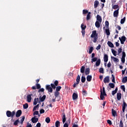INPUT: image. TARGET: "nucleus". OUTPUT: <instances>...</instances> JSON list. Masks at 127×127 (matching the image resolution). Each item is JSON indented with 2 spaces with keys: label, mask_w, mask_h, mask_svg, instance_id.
Returning <instances> with one entry per match:
<instances>
[{
  "label": "nucleus",
  "mask_w": 127,
  "mask_h": 127,
  "mask_svg": "<svg viewBox=\"0 0 127 127\" xmlns=\"http://www.w3.org/2000/svg\"><path fill=\"white\" fill-rule=\"evenodd\" d=\"M90 37L91 38H93V42L94 43H96V42H97V41L98 40V33H97V31L94 30L92 31V33Z\"/></svg>",
  "instance_id": "nucleus-1"
},
{
  "label": "nucleus",
  "mask_w": 127,
  "mask_h": 127,
  "mask_svg": "<svg viewBox=\"0 0 127 127\" xmlns=\"http://www.w3.org/2000/svg\"><path fill=\"white\" fill-rule=\"evenodd\" d=\"M100 92V99L101 100H104L105 99V97H104V96H107L106 91L105 90V87H103V90L101 89Z\"/></svg>",
  "instance_id": "nucleus-2"
},
{
  "label": "nucleus",
  "mask_w": 127,
  "mask_h": 127,
  "mask_svg": "<svg viewBox=\"0 0 127 127\" xmlns=\"http://www.w3.org/2000/svg\"><path fill=\"white\" fill-rule=\"evenodd\" d=\"M6 115L8 118H10V117H11V118H13V117H14V116L15 115V112L12 111V112L11 113V112H10V111H7Z\"/></svg>",
  "instance_id": "nucleus-3"
},
{
  "label": "nucleus",
  "mask_w": 127,
  "mask_h": 127,
  "mask_svg": "<svg viewBox=\"0 0 127 127\" xmlns=\"http://www.w3.org/2000/svg\"><path fill=\"white\" fill-rule=\"evenodd\" d=\"M119 40L121 41V44H125V42L127 40L126 36H123L121 38L119 37Z\"/></svg>",
  "instance_id": "nucleus-4"
},
{
  "label": "nucleus",
  "mask_w": 127,
  "mask_h": 127,
  "mask_svg": "<svg viewBox=\"0 0 127 127\" xmlns=\"http://www.w3.org/2000/svg\"><path fill=\"white\" fill-rule=\"evenodd\" d=\"M121 61L122 63H125V62H126V52L124 51L122 52V57L121 58Z\"/></svg>",
  "instance_id": "nucleus-5"
},
{
  "label": "nucleus",
  "mask_w": 127,
  "mask_h": 127,
  "mask_svg": "<svg viewBox=\"0 0 127 127\" xmlns=\"http://www.w3.org/2000/svg\"><path fill=\"white\" fill-rule=\"evenodd\" d=\"M46 89L48 91V92H50V93H52V92H53V89L51 86H50V85H47Z\"/></svg>",
  "instance_id": "nucleus-6"
},
{
  "label": "nucleus",
  "mask_w": 127,
  "mask_h": 127,
  "mask_svg": "<svg viewBox=\"0 0 127 127\" xmlns=\"http://www.w3.org/2000/svg\"><path fill=\"white\" fill-rule=\"evenodd\" d=\"M119 10H120V8L114 11L113 13L114 17H118L119 16Z\"/></svg>",
  "instance_id": "nucleus-7"
},
{
  "label": "nucleus",
  "mask_w": 127,
  "mask_h": 127,
  "mask_svg": "<svg viewBox=\"0 0 127 127\" xmlns=\"http://www.w3.org/2000/svg\"><path fill=\"white\" fill-rule=\"evenodd\" d=\"M32 96V94H29L27 96V102L28 103H30L31 102V100H32V98L31 96Z\"/></svg>",
  "instance_id": "nucleus-8"
},
{
  "label": "nucleus",
  "mask_w": 127,
  "mask_h": 127,
  "mask_svg": "<svg viewBox=\"0 0 127 127\" xmlns=\"http://www.w3.org/2000/svg\"><path fill=\"white\" fill-rule=\"evenodd\" d=\"M33 124H35L38 122V118H36V116H34L31 119Z\"/></svg>",
  "instance_id": "nucleus-9"
},
{
  "label": "nucleus",
  "mask_w": 127,
  "mask_h": 127,
  "mask_svg": "<svg viewBox=\"0 0 127 127\" xmlns=\"http://www.w3.org/2000/svg\"><path fill=\"white\" fill-rule=\"evenodd\" d=\"M104 83H105L106 84V83H110V77L109 76H106L104 78V81H103Z\"/></svg>",
  "instance_id": "nucleus-10"
},
{
  "label": "nucleus",
  "mask_w": 127,
  "mask_h": 127,
  "mask_svg": "<svg viewBox=\"0 0 127 127\" xmlns=\"http://www.w3.org/2000/svg\"><path fill=\"white\" fill-rule=\"evenodd\" d=\"M21 114H22L21 110H18V111H17V112L16 113V118H19V117L21 116Z\"/></svg>",
  "instance_id": "nucleus-11"
},
{
  "label": "nucleus",
  "mask_w": 127,
  "mask_h": 127,
  "mask_svg": "<svg viewBox=\"0 0 127 127\" xmlns=\"http://www.w3.org/2000/svg\"><path fill=\"white\" fill-rule=\"evenodd\" d=\"M96 21L102 22V17L100 15H97L96 16Z\"/></svg>",
  "instance_id": "nucleus-12"
},
{
  "label": "nucleus",
  "mask_w": 127,
  "mask_h": 127,
  "mask_svg": "<svg viewBox=\"0 0 127 127\" xmlns=\"http://www.w3.org/2000/svg\"><path fill=\"white\" fill-rule=\"evenodd\" d=\"M102 22H100L99 21H96L95 22V26L97 28H100V26H101V24Z\"/></svg>",
  "instance_id": "nucleus-13"
},
{
  "label": "nucleus",
  "mask_w": 127,
  "mask_h": 127,
  "mask_svg": "<svg viewBox=\"0 0 127 127\" xmlns=\"http://www.w3.org/2000/svg\"><path fill=\"white\" fill-rule=\"evenodd\" d=\"M108 60H109V56H108V55L105 54L104 55V62H108Z\"/></svg>",
  "instance_id": "nucleus-14"
},
{
  "label": "nucleus",
  "mask_w": 127,
  "mask_h": 127,
  "mask_svg": "<svg viewBox=\"0 0 127 127\" xmlns=\"http://www.w3.org/2000/svg\"><path fill=\"white\" fill-rule=\"evenodd\" d=\"M117 98L118 101H120L121 99H122V93H118L117 94Z\"/></svg>",
  "instance_id": "nucleus-15"
},
{
  "label": "nucleus",
  "mask_w": 127,
  "mask_h": 127,
  "mask_svg": "<svg viewBox=\"0 0 127 127\" xmlns=\"http://www.w3.org/2000/svg\"><path fill=\"white\" fill-rule=\"evenodd\" d=\"M73 100H77L78 99V94L77 93H73L72 94Z\"/></svg>",
  "instance_id": "nucleus-16"
},
{
  "label": "nucleus",
  "mask_w": 127,
  "mask_h": 127,
  "mask_svg": "<svg viewBox=\"0 0 127 127\" xmlns=\"http://www.w3.org/2000/svg\"><path fill=\"white\" fill-rule=\"evenodd\" d=\"M107 44L108 46H109V47H111V48H114V44H113V43H112L111 41H108L107 42Z\"/></svg>",
  "instance_id": "nucleus-17"
},
{
  "label": "nucleus",
  "mask_w": 127,
  "mask_h": 127,
  "mask_svg": "<svg viewBox=\"0 0 127 127\" xmlns=\"http://www.w3.org/2000/svg\"><path fill=\"white\" fill-rule=\"evenodd\" d=\"M127 106V103H126V102H124L122 105V107H123V113H125V111H126V107Z\"/></svg>",
  "instance_id": "nucleus-18"
},
{
  "label": "nucleus",
  "mask_w": 127,
  "mask_h": 127,
  "mask_svg": "<svg viewBox=\"0 0 127 127\" xmlns=\"http://www.w3.org/2000/svg\"><path fill=\"white\" fill-rule=\"evenodd\" d=\"M46 99V95H44L43 97H40V102H44V100Z\"/></svg>",
  "instance_id": "nucleus-19"
},
{
  "label": "nucleus",
  "mask_w": 127,
  "mask_h": 127,
  "mask_svg": "<svg viewBox=\"0 0 127 127\" xmlns=\"http://www.w3.org/2000/svg\"><path fill=\"white\" fill-rule=\"evenodd\" d=\"M39 101V99H38V98H35L34 99V102H33V105H37V103H38Z\"/></svg>",
  "instance_id": "nucleus-20"
},
{
  "label": "nucleus",
  "mask_w": 127,
  "mask_h": 127,
  "mask_svg": "<svg viewBox=\"0 0 127 127\" xmlns=\"http://www.w3.org/2000/svg\"><path fill=\"white\" fill-rule=\"evenodd\" d=\"M91 19V12H89L86 16V20H89Z\"/></svg>",
  "instance_id": "nucleus-21"
},
{
  "label": "nucleus",
  "mask_w": 127,
  "mask_h": 127,
  "mask_svg": "<svg viewBox=\"0 0 127 127\" xmlns=\"http://www.w3.org/2000/svg\"><path fill=\"white\" fill-rule=\"evenodd\" d=\"M112 116H113V117H115L116 116H117V111H116V110L112 109Z\"/></svg>",
  "instance_id": "nucleus-22"
},
{
  "label": "nucleus",
  "mask_w": 127,
  "mask_h": 127,
  "mask_svg": "<svg viewBox=\"0 0 127 127\" xmlns=\"http://www.w3.org/2000/svg\"><path fill=\"white\" fill-rule=\"evenodd\" d=\"M101 64V59H98L95 64L96 66L98 67V66H100V64Z\"/></svg>",
  "instance_id": "nucleus-23"
},
{
  "label": "nucleus",
  "mask_w": 127,
  "mask_h": 127,
  "mask_svg": "<svg viewBox=\"0 0 127 127\" xmlns=\"http://www.w3.org/2000/svg\"><path fill=\"white\" fill-rule=\"evenodd\" d=\"M99 5V1L96 0L94 1V8H97Z\"/></svg>",
  "instance_id": "nucleus-24"
},
{
  "label": "nucleus",
  "mask_w": 127,
  "mask_h": 127,
  "mask_svg": "<svg viewBox=\"0 0 127 127\" xmlns=\"http://www.w3.org/2000/svg\"><path fill=\"white\" fill-rule=\"evenodd\" d=\"M86 79L88 82H91L92 81V75H88Z\"/></svg>",
  "instance_id": "nucleus-25"
},
{
  "label": "nucleus",
  "mask_w": 127,
  "mask_h": 127,
  "mask_svg": "<svg viewBox=\"0 0 127 127\" xmlns=\"http://www.w3.org/2000/svg\"><path fill=\"white\" fill-rule=\"evenodd\" d=\"M62 119H63V123L65 124V122H66V115H65V114L63 115Z\"/></svg>",
  "instance_id": "nucleus-26"
},
{
  "label": "nucleus",
  "mask_w": 127,
  "mask_h": 127,
  "mask_svg": "<svg viewBox=\"0 0 127 127\" xmlns=\"http://www.w3.org/2000/svg\"><path fill=\"white\" fill-rule=\"evenodd\" d=\"M112 59L113 60L114 62H119V59L115 58L114 57H111Z\"/></svg>",
  "instance_id": "nucleus-27"
},
{
  "label": "nucleus",
  "mask_w": 127,
  "mask_h": 127,
  "mask_svg": "<svg viewBox=\"0 0 127 127\" xmlns=\"http://www.w3.org/2000/svg\"><path fill=\"white\" fill-rule=\"evenodd\" d=\"M22 119L20 120V123L21 125H22L23 124V122H24V120L25 119V117L24 116H22Z\"/></svg>",
  "instance_id": "nucleus-28"
},
{
  "label": "nucleus",
  "mask_w": 127,
  "mask_h": 127,
  "mask_svg": "<svg viewBox=\"0 0 127 127\" xmlns=\"http://www.w3.org/2000/svg\"><path fill=\"white\" fill-rule=\"evenodd\" d=\"M125 22H126V17H124L123 18L121 19L120 23L121 24H124V23H125Z\"/></svg>",
  "instance_id": "nucleus-29"
},
{
  "label": "nucleus",
  "mask_w": 127,
  "mask_h": 127,
  "mask_svg": "<svg viewBox=\"0 0 127 127\" xmlns=\"http://www.w3.org/2000/svg\"><path fill=\"white\" fill-rule=\"evenodd\" d=\"M122 82L123 83H124L127 82V76H125L123 78Z\"/></svg>",
  "instance_id": "nucleus-30"
},
{
  "label": "nucleus",
  "mask_w": 127,
  "mask_h": 127,
  "mask_svg": "<svg viewBox=\"0 0 127 127\" xmlns=\"http://www.w3.org/2000/svg\"><path fill=\"white\" fill-rule=\"evenodd\" d=\"M80 75H78L76 78V84H79V83H80Z\"/></svg>",
  "instance_id": "nucleus-31"
},
{
  "label": "nucleus",
  "mask_w": 127,
  "mask_h": 127,
  "mask_svg": "<svg viewBox=\"0 0 127 127\" xmlns=\"http://www.w3.org/2000/svg\"><path fill=\"white\" fill-rule=\"evenodd\" d=\"M80 72L81 73H82L85 72V66H81L80 68Z\"/></svg>",
  "instance_id": "nucleus-32"
},
{
  "label": "nucleus",
  "mask_w": 127,
  "mask_h": 127,
  "mask_svg": "<svg viewBox=\"0 0 127 127\" xmlns=\"http://www.w3.org/2000/svg\"><path fill=\"white\" fill-rule=\"evenodd\" d=\"M90 74V68H86L85 75H89Z\"/></svg>",
  "instance_id": "nucleus-33"
},
{
  "label": "nucleus",
  "mask_w": 127,
  "mask_h": 127,
  "mask_svg": "<svg viewBox=\"0 0 127 127\" xmlns=\"http://www.w3.org/2000/svg\"><path fill=\"white\" fill-rule=\"evenodd\" d=\"M112 8H113V9H118V8H119V5H118V4L114 5L112 6Z\"/></svg>",
  "instance_id": "nucleus-34"
},
{
  "label": "nucleus",
  "mask_w": 127,
  "mask_h": 127,
  "mask_svg": "<svg viewBox=\"0 0 127 127\" xmlns=\"http://www.w3.org/2000/svg\"><path fill=\"white\" fill-rule=\"evenodd\" d=\"M112 52L114 56H117V51H115V50L112 49Z\"/></svg>",
  "instance_id": "nucleus-35"
},
{
  "label": "nucleus",
  "mask_w": 127,
  "mask_h": 127,
  "mask_svg": "<svg viewBox=\"0 0 127 127\" xmlns=\"http://www.w3.org/2000/svg\"><path fill=\"white\" fill-rule=\"evenodd\" d=\"M81 81L82 83H85V82L86 81V77H84V76H82L81 77Z\"/></svg>",
  "instance_id": "nucleus-36"
},
{
  "label": "nucleus",
  "mask_w": 127,
  "mask_h": 127,
  "mask_svg": "<svg viewBox=\"0 0 127 127\" xmlns=\"http://www.w3.org/2000/svg\"><path fill=\"white\" fill-rule=\"evenodd\" d=\"M93 50H94V48L93 47H91L89 50V54H91V53H92L93 52Z\"/></svg>",
  "instance_id": "nucleus-37"
},
{
  "label": "nucleus",
  "mask_w": 127,
  "mask_h": 127,
  "mask_svg": "<svg viewBox=\"0 0 127 127\" xmlns=\"http://www.w3.org/2000/svg\"><path fill=\"white\" fill-rule=\"evenodd\" d=\"M55 125L56 127H59L60 126V122H59V121H57L56 122Z\"/></svg>",
  "instance_id": "nucleus-38"
},
{
  "label": "nucleus",
  "mask_w": 127,
  "mask_h": 127,
  "mask_svg": "<svg viewBox=\"0 0 127 127\" xmlns=\"http://www.w3.org/2000/svg\"><path fill=\"white\" fill-rule=\"evenodd\" d=\"M109 86L110 88H112V89H114V88H115V84L114 83H109Z\"/></svg>",
  "instance_id": "nucleus-39"
},
{
  "label": "nucleus",
  "mask_w": 127,
  "mask_h": 127,
  "mask_svg": "<svg viewBox=\"0 0 127 127\" xmlns=\"http://www.w3.org/2000/svg\"><path fill=\"white\" fill-rule=\"evenodd\" d=\"M98 60V58H93L91 59V63H93V62H96Z\"/></svg>",
  "instance_id": "nucleus-40"
},
{
  "label": "nucleus",
  "mask_w": 127,
  "mask_h": 127,
  "mask_svg": "<svg viewBox=\"0 0 127 127\" xmlns=\"http://www.w3.org/2000/svg\"><path fill=\"white\" fill-rule=\"evenodd\" d=\"M106 33L108 36H109L110 34H111V33L110 32V29H109V28L106 29Z\"/></svg>",
  "instance_id": "nucleus-41"
},
{
  "label": "nucleus",
  "mask_w": 127,
  "mask_h": 127,
  "mask_svg": "<svg viewBox=\"0 0 127 127\" xmlns=\"http://www.w3.org/2000/svg\"><path fill=\"white\" fill-rule=\"evenodd\" d=\"M28 108V104L26 103L23 105V109H24V110H26V109H27Z\"/></svg>",
  "instance_id": "nucleus-42"
},
{
  "label": "nucleus",
  "mask_w": 127,
  "mask_h": 127,
  "mask_svg": "<svg viewBox=\"0 0 127 127\" xmlns=\"http://www.w3.org/2000/svg\"><path fill=\"white\" fill-rule=\"evenodd\" d=\"M18 124H19V120L18 119L14 122V126H17Z\"/></svg>",
  "instance_id": "nucleus-43"
},
{
  "label": "nucleus",
  "mask_w": 127,
  "mask_h": 127,
  "mask_svg": "<svg viewBox=\"0 0 127 127\" xmlns=\"http://www.w3.org/2000/svg\"><path fill=\"white\" fill-rule=\"evenodd\" d=\"M45 121L47 124H49L50 123V118H49V117H47L46 118Z\"/></svg>",
  "instance_id": "nucleus-44"
},
{
  "label": "nucleus",
  "mask_w": 127,
  "mask_h": 127,
  "mask_svg": "<svg viewBox=\"0 0 127 127\" xmlns=\"http://www.w3.org/2000/svg\"><path fill=\"white\" fill-rule=\"evenodd\" d=\"M39 108V104H37L36 106L33 108V111H36V109Z\"/></svg>",
  "instance_id": "nucleus-45"
},
{
  "label": "nucleus",
  "mask_w": 127,
  "mask_h": 127,
  "mask_svg": "<svg viewBox=\"0 0 127 127\" xmlns=\"http://www.w3.org/2000/svg\"><path fill=\"white\" fill-rule=\"evenodd\" d=\"M89 10L83 9V14H87V13H88Z\"/></svg>",
  "instance_id": "nucleus-46"
},
{
  "label": "nucleus",
  "mask_w": 127,
  "mask_h": 127,
  "mask_svg": "<svg viewBox=\"0 0 127 127\" xmlns=\"http://www.w3.org/2000/svg\"><path fill=\"white\" fill-rule=\"evenodd\" d=\"M119 127H124V123H123V120L120 121Z\"/></svg>",
  "instance_id": "nucleus-47"
},
{
  "label": "nucleus",
  "mask_w": 127,
  "mask_h": 127,
  "mask_svg": "<svg viewBox=\"0 0 127 127\" xmlns=\"http://www.w3.org/2000/svg\"><path fill=\"white\" fill-rule=\"evenodd\" d=\"M60 93H59V91H56L55 92V96L56 97V98H57V97H58V96H59Z\"/></svg>",
  "instance_id": "nucleus-48"
},
{
  "label": "nucleus",
  "mask_w": 127,
  "mask_h": 127,
  "mask_svg": "<svg viewBox=\"0 0 127 127\" xmlns=\"http://www.w3.org/2000/svg\"><path fill=\"white\" fill-rule=\"evenodd\" d=\"M81 33L82 34V36L83 37H84L85 36V28H82V31H81Z\"/></svg>",
  "instance_id": "nucleus-49"
},
{
  "label": "nucleus",
  "mask_w": 127,
  "mask_h": 127,
  "mask_svg": "<svg viewBox=\"0 0 127 127\" xmlns=\"http://www.w3.org/2000/svg\"><path fill=\"white\" fill-rule=\"evenodd\" d=\"M122 51H123V49H122L121 48H119L118 51V55H120L121 53H122Z\"/></svg>",
  "instance_id": "nucleus-50"
},
{
  "label": "nucleus",
  "mask_w": 127,
  "mask_h": 127,
  "mask_svg": "<svg viewBox=\"0 0 127 127\" xmlns=\"http://www.w3.org/2000/svg\"><path fill=\"white\" fill-rule=\"evenodd\" d=\"M62 87L61 86H58L56 87V91L57 92H59V91H60V90H61L62 89Z\"/></svg>",
  "instance_id": "nucleus-51"
},
{
  "label": "nucleus",
  "mask_w": 127,
  "mask_h": 127,
  "mask_svg": "<svg viewBox=\"0 0 127 127\" xmlns=\"http://www.w3.org/2000/svg\"><path fill=\"white\" fill-rule=\"evenodd\" d=\"M99 72L101 74H104V68H99Z\"/></svg>",
  "instance_id": "nucleus-52"
},
{
  "label": "nucleus",
  "mask_w": 127,
  "mask_h": 127,
  "mask_svg": "<svg viewBox=\"0 0 127 127\" xmlns=\"http://www.w3.org/2000/svg\"><path fill=\"white\" fill-rule=\"evenodd\" d=\"M121 89L124 91V92H126V87H125V85H122L121 86Z\"/></svg>",
  "instance_id": "nucleus-53"
},
{
  "label": "nucleus",
  "mask_w": 127,
  "mask_h": 127,
  "mask_svg": "<svg viewBox=\"0 0 127 127\" xmlns=\"http://www.w3.org/2000/svg\"><path fill=\"white\" fill-rule=\"evenodd\" d=\"M51 87L52 88V89H56V85H55L53 83H51Z\"/></svg>",
  "instance_id": "nucleus-54"
},
{
  "label": "nucleus",
  "mask_w": 127,
  "mask_h": 127,
  "mask_svg": "<svg viewBox=\"0 0 127 127\" xmlns=\"http://www.w3.org/2000/svg\"><path fill=\"white\" fill-rule=\"evenodd\" d=\"M105 25L107 29H109V21H106L105 22Z\"/></svg>",
  "instance_id": "nucleus-55"
},
{
  "label": "nucleus",
  "mask_w": 127,
  "mask_h": 127,
  "mask_svg": "<svg viewBox=\"0 0 127 127\" xmlns=\"http://www.w3.org/2000/svg\"><path fill=\"white\" fill-rule=\"evenodd\" d=\"M82 94L84 96H86V95H87V91L83 89Z\"/></svg>",
  "instance_id": "nucleus-56"
},
{
  "label": "nucleus",
  "mask_w": 127,
  "mask_h": 127,
  "mask_svg": "<svg viewBox=\"0 0 127 127\" xmlns=\"http://www.w3.org/2000/svg\"><path fill=\"white\" fill-rule=\"evenodd\" d=\"M86 25H84V24H82L81 25V29H83V28H84V29H86Z\"/></svg>",
  "instance_id": "nucleus-57"
},
{
  "label": "nucleus",
  "mask_w": 127,
  "mask_h": 127,
  "mask_svg": "<svg viewBox=\"0 0 127 127\" xmlns=\"http://www.w3.org/2000/svg\"><path fill=\"white\" fill-rule=\"evenodd\" d=\"M36 86L37 89H40V88H41V86H40V84L38 83H37L36 84Z\"/></svg>",
  "instance_id": "nucleus-58"
},
{
  "label": "nucleus",
  "mask_w": 127,
  "mask_h": 127,
  "mask_svg": "<svg viewBox=\"0 0 127 127\" xmlns=\"http://www.w3.org/2000/svg\"><path fill=\"white\" fill-rule=\"evenodd\" d=\"M65 123L67 124L68 125H69L70 124H71V119H68L67 121H66Z\"/></svg>",
  "instance_id": "nucleus-59"
},
{
  "label": "nucleus",
  "mask_w": 127,
  "mask_h": 127,
  "mask_svg": "<svg viewBox=\"0 0 127 127\" xmlns=\"http://www.w3.org/2000/svg\"><path fill=\"white\" fill-rule=\"evenodd\" d=\"M116 94H117V92L116 91V90H113L112 91V95L113 96H115V95H116Z\"/></svg>",
  "instance_id": "nucleus-60"
},
{
  "label": "nucleus",
  "mask_w": 127,
  "mask_h": 127,
  "mask_svg": "<svg viewBox=\"0 0 127 127\" xmlns=\"http://www.w3.org/2000/svg\"><path fill=\"white\" fill-rule=\"evenodd\" d=\"M112 81L113 83H115V76H114V74H112Z\"/></svg>",
  "instance_id": "nucleus-61"
},
{
  "label": "nucleus",
  "mask_w": 127,
  "mask_h": 127,
  "mask_svg": "<svg viewBox=\"0 0 127 127\" xmlns=\"http://www.w3.org/2000/svg\"><path fill=\"white\" fill-rule=\"evenodd\" d=\"M96 49V50H100V49H101V45H98Z\"/></svg>",
  "instance_id": "nucleus-62"
},
{
  "label": "nucleus",
  "mask_w": 127,
  "mask_h": 127,
  "mask_svg": "<svg viewBox=\"0 0 127 127\" xmlns=\"http://www.w3.org/2000/svg\"><path fill=\"white\" fill-rule=\"evenodd\" d=\"M64 127H69V124H67V123H64Z\"/></svg>",
  "instance_id": "nucleus-63"
},
{
  "label": "nucleus",
  "mask_w": 127,
  "mask_h": 127,
  "mask_svg": "<svg viewBox=\"0 0 127 127\" xmlns=\"http://www.w3.org/2000/svg\"><path fill=\"white\" fill-rule=\"evenodd\" d=\"M26 127H32V125L29 123H27Z\"/></svg>",
  "instance_id": "nucleus-64"
}]
</instances>
